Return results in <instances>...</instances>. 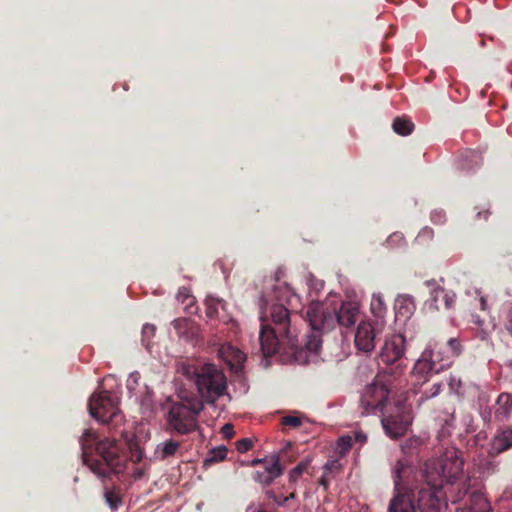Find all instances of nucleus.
Here are the masks:
<instances>
[{
    "instance_id": "1",
    "label": "nucleus",
    "mask_w": 512,
    "mask_h": 512,
    "mask_svg": "<svg viewBox=\"0 0 512 512\" xmlns=\"http://www.w3.org/2000/svg\"><path fill=\"white\" fill-rule=\"evenodd\" d=\"M331 302L312 301L306 309V320L311 327L302 345L298 340L297 315L280 303L271 305L260 317L259 342L265 357L276 353L286 355L298 364H306L311 354L321 348L322 334L336 325L340 326L343 342L348 341L352 332V302L342 301L340 305Z\"/></svg>"
},
{
    "instance_id": "2",
    "label": "nucleus",
    "mask_w": 512,
    "mask_h": 512,
    "mask_svg": "<svg viewBox=\"0 0 512 512\" xmlns=\"http://www.w3.org/2000/svg\"><path fill=\"white\" fill-rule=\"evenodd\" d=\"M464 460L456 449H447L438 459L427 460L415 475V483L408 486L406 478L412 469L406 462L398 460L393 469L395 489L417 492L419 512H445L447 509L443 477L450 481L462 473Z\"/></svg>"
},
{
    "instance_id": "3",
    "label": "nucleus",
    "mask_w": 512,
    "mask_h": 512,
    "mask_svg": "<svg viewBox=\"0 0 512 512\" xmlns=\"http://www.w3.org/2000/svg\"><path fill=\"white\" fill-rule=\"evenodd\" d=\"M83 463L102 481L123 474L128 459L116 439L101 438L93 429H86L79 439Z\"/></svg>"
},
{
    "instance_id": "4",
    "label": "nucleus",
    "mask_w": 512,
    "mask_h": 512,
    "mask_svg": "<svg viewBox=\"0 0 512 512\" xmlns=\"http://www.w3.org/2000/svg\"><path fill=\"white\" fill-rule=\"evenodd\" d=\"M179 372L194 382L203 404H214L227 393L226 376L215 364L182 363Z\"/></svg>"
},
{
    "instance_id": "5",
    "label": "nucleus",
    "mask_w": 512,
    "mask_h": 512,
    "mask_svg": "<svg viewBox=\"0 0 512 512\" xmlns=\"http://www.w3.org/2000/svg\"><path fill=\"white\" fill-rule=\"evenodd\" d=\"M203 408V401L197 396L181 397L180 401L173 402L169 407L166 418L168 428L180 435L198 430V416Z\"/></svg>"
},
{
    "instance_id": "6",
    "label": "nucleus",
    "mask_w": 512,
    "mask_h": 512,
    "mask_svg": "<svg viewBox=\"0 0 512 512\" xmlns=\"http://www.w3.org/2000/svg\"><path fill=\"white\" fill-rule=\"evenodd\" d=\"M90 415L98 422L117 430L123 424V415L118 408V397L109 391L94 393L88 402Z\"/></svg>"
},
{
    "instance_id": "7",
    "label": "nucleus",
    "mask_w": 512,
    "mask_h": 512,
    "mask_svg": "<svg viewBox=\"0 0 512 512\" xmlns=\"http://www.w3.org/2000/svg\"><path fill=\"white\" fill-rule=\"evenodd\" d=\"M451 367V357L441 356L432 342H430L419 359L415 362L412 376L416 379L415 385H423L429 380L431 374H439Z\"/></svg>"
},
{
    "instance_id": "8",
    "label": "nucleus",
    "mask_w": 512,
    "mask_h": 512,
    "mask_svg": "<svg viewBox=\"0 0 512 512\" xmlns=\"http://www.w3.org/2000/svg\"><path fill=\"white\" fill-rule=\"evenodd\" d=\"M389 394L390 389L379 377L365 386L361 392L359 405L362 414L383 413Z\"/></svg>"
},
{
    "instance_id": "9",
    "label": "nucleus",
    "mask_w": 512,
    "mask_h": 512,
    "mask_svg": "<svg viewBox=\"0 0 512 512\" xmlns=\"http://www.w3.org/2000/svg\"><path fill=\"white\" fill-rule=\"evenodd\" d=\"M381 423L385 433L393 438H399L405 434L411 424L410 408L403 401L395 404V412L386 414L381 413Z\"/></svg>"
},
{
    "instance_id": "10",
    "label": "nucleus",
    "mask_w": 512,
    "mask_h": 512,
    "mask_svg": "<svg viewBox=\"0 0 512 512\" xmlns=\"http://www.w3.org/2000/svg\"><path fill=\"white\" fill-rule=\"evenodd\" d=\"M352 447V438L350 436L341 437L338 440L336 453L339 455L338 459L328 460L323 466V473L319 478V484L325 489L329 487L332 479H334L342 470V463L340 458L344 457Z\"/></svg>"
},
{
    "instance_id": "11",
    "label": "nucleus",
    "mask_w": 512,
    "mask_h": 512,
    "mask_svg": "<svg viewBox=\"0 0 512 512\" xmlns=\"http://www.w3.org/2000/svg\"><path fill=\"white\" fill-rule=\"evenodd\" d=\"M405 336L402 334H394L385 340L380 351V361L386 365H392L404 356L405 352Z\"/></svg>"
},
{
    "instance_id": "12",
    "label": "nucleus",
    "mask_w": 512,
    "mask_h": 512,
    "mask_svg": "<svg viewBox=\"0 0 512 512\" xmlns=\"http://www.w3.org/2000/svg\"><path fill=\"white\" fill-rule=\"evenodd\" d=\"M375 328L369 321H362L354 332V346L358 353L370 355L375 349Z\"/></svg>"
},
{
    "instance_id": "13",
    "label": "nucleus",
    "mask_w": 512,
    "mask_h": 512,
    "mask_svg": "<svg viewBox=\"0 0 512 512\" xmlns=\"http://www.w3.org/2000/svg\"><path fill=\"white\" fill-rule=\"evenodd\" d=\"M425 285L430 289V297L436 310L441 308L448 310L454 307L456 294L453 291L446 290L434 279L427 280Z\"/></svg>"
},
{
    "instance_id": "14",
    "label": "nucleus",
    "mask_w": 512,
    "mask_h": 512,
    "mask_svg": "<svg viewBox=\"0 0 512 512\" xmlns=\"http://www.w3.org/2000/svg\"><path fill=\"white\" fill-rule=\"evenodd\" d=\"M463 476V472L456 478L448 480V477H443L444 491L446 492V501L450 500L452 503H457L464 499L468 493L467 481H460Z\"/></svg>"
},
{
    "instance_id": "15",
    "label": "nucleus",
    "mask_w": 512,
    "mask_h": 512,
    "mask_svg": "<svg viewBox=\"0 0 512 512\" xmlns=\"http://www.w3.org/2000/svg\"><path fill=\"white\" fill-rule=\"evenodd\" d=\"M283 473V469L278 458H273L270 463H266L264 471H257L254 474V480L263 484L270 485Z\"/></svg>"
},
{
    "instance_id": "16",
    "label": "nucleus",
    "mask_w": 512,
    "mask_h": 512,
    "mask_svg": "<svg viewBox=\"0 0 512 512\" xmlns=\"http://www.w3.org/2000/svg\"><path fill=\"white\" fill-rule=\"evenodd\" d=\"M219 355L232 369L235 370L239 369L246 359L245 354L231 344L222 345L219 349Z\"/></svg>"
},
{
    "instance_id": "17",
    "label": "nucleus",
    "mask_w": 512,
    "mask_h": 512,
    "mask_svg": "<svg viewBox=\"0 0 512 512\" xmlns=\"http://www.w3.org/2000/svg\"><path fill=\"white\" fill-rule=\"evenodd\" d=\"M396 316L403 320L409 319L416 310L414 297L410 294H400L397 296L394 305Z\"/></svg>"
},
{
    "instance_id": "18",
    "label": "nucleus",
    "mask_w": 512,
    "mask_h": 512,
    "mask_svg": "<svg viewBox=\"0 0 512 512\" xmlns=\"http://www.w3.org/2000/svg\"><path fill=\"white\" fill-rule=\"evenodd\" d=\"M512 414V395L509 393H501L496 400L494 417L499 422H504L510 418Z\"/></svg>"
},
{
    "instance_id": "19",
    "label": "nucleus",
    "mask_w": 512,
    "mask_h": 512,
    "mask_svg": "<svg viewBox=\"0 0 512 512\" xmlns=\"http://www.w3.org/2000/svg\"><path fill=\"white\" fill-rule=\"evenodd\" d=\"M181 443L174 439H167L159 443L155 449L154 457L157 460L164 461L175 457L180 451Z\"/></svg>"
},
{
    "instance_id": "20",
    "label": "nucleus",
    "mask_w": 512,
    "mask_h": 512,
    "mask_svg": "<svg viewBox=\"0 0 512 512\" xmlns=\"http://www.w3.org/2000/svg\"><path fill=\"white\" fill-rule=\"evenodd\" d=\"M389 512H416L414 499L409 494L398 493L391 500Z\"/></svg>"
},
{
    "instance_id": "21",
    "label": "nucleus",
    "mask_w": 512,
    "mask_h": 512,
    "mask_svg": "<svg viewBox=\"0 0 512 512\" xmlns=\"http://www.w3.org/2000/svg\"><path fill=\"white\" fill-rule=\"evenodd\" d=\"M436 350L441 352V356H450L451 357V365L454 360L462 353V345L457 338H450L447 340L445 344L438 343L436 341L432 342Z\"/></svg>"
},
{
    "instance_id": "22",
    "label": "nucleus",
    "mask_w": 512,
    "mask_h": 512,
    "mask_svg": "<svg viewBox=\"0 0 512 512\" xmlns=\"http://www.w3.org/2000/svg\"><path fill=\"white\" fill-rule=\"evenodd\" d=\"M510 448H512V428H507L495 435L491 449L494 453L499 454Z\"/></svg>"
},
{
    "instance_id": "23",
    "label": "nucleus",
    "mask_w": 512,
    "mask_h": 512,
    "mask_svg": "<svg viewBox=\"0 0 512 512\" xmlns=\"http://www.w3.org/2000/svg\"><path fill=\"white\" fill-rule=\"evenodd\" d=\"M481 387L473 382L462 383L460 379L457 382V389L455 390V394L463 399H467L469 401L475 402L476 396H478L481 391Z\"/></svg>"
},
{
    "instance_id": "24",
    "label": "nucleus",
    "mask_w": 512,
    "mask_h": 512,
    "mask_svg": "<svg viewBox=\"0 0 512 512\" xmlns=\"http://www.w3.org/2000/svg\"><path fill=\"white\" fill-rule=\"evenodd\" d=\"M205 306H206V316L209 319H216L219 317V307L225 311L226 310V302L218 297H214L212 295H208L205 298Z\"/></svg>"
},
{
    "instance_id": "25",
    "label": "nucleus",
    "mask_w": 512,
    "mask_h": 512,
    "mask_svg": "<svg viewBox=\"0 0 512 512\" xmlns=\"http://www.w3.org/2000/svg\"><path fill=\"white\" fill-rule=\"evenodd\" d=\"M413 122L406 116H399L393 120L392 129L400 136H408L414 130Z\"/></svg>"
},
{
    "instance_id": "26",
    "label": "nucleus",
    "mask_w": 512,
    "mask_h": 512,
    "mask_svg": "<svg viewBox=\"0 0 512 512\" xmlns=\"http://www.w3.org/2000/svg\"><path fill=\"white\" fill-rule=\"evenodd\" d=\"M177 335L182 338H190L193 335V323L188 318H177L172 322Z\"/></svg>"
},
{
    "instance_id": "27",
    "label": "nucleus",
    "mask_w": 512,
    "mask_h": 512,
    "mask_svg": "<svg viewBox=\"0 0 512 512\" xmlns=\"http://www.w3.org/2000/svg\"><path fill=\"white\" fill-rule=\"evenodd\" d=\"M370 310L375 317L379 319L384 317L387 307L381 294H373L370 303Z\"/></svg>"
},
{
    "instance_id": "28",
    "label": "nucleus",
    "mask_w": 512,
    "mask_h": 512,
    "mask_svg": "<svg viewBox=\"0 0 512 512\" xmlns=\"http://www.w3.org/2000/svg\"><path fill=\"white\" fill-rule=\"evenodd\" d=\"M443 389V383L442 382H436L433 383L430 387L424 389L421 392V395L418 399V403L421 404L427 400H430L436 396H438Z\"/></svg>"
},
{
    "instance_id": "29",
    "label": "nucleus",
    "mask_w": 512,
    "mask_h": 512,
    "mask_svg": "<svg viewBox=\"0 0 512 512\" xmlns=\"http://www.w3.org/2000/svg\"><path fill=\"white\" fill-rule=\"evenodd\" d=\"M227 452H228V450L225 446H219V447L213 448L209 452V456L205 460V464L206 465L213 464V463H217V462L224 460L227 456Z\"/></svg>"
},
{
    "instance_id": "30",
    "label": "nucleus",
    "mask_w": 512,
    "mask_h": 512,
    "mask_svg": "<svg viewBox=\"0 0 512 512\" xmlns=\"http://www.w3.org/2000/svg\"><path fill=\"white\" fill-rule=\"evenodd\" d=\"M104 498L111 509H117L121 504V498L114 488L105 487Z\"/></svg>"
},
{
    "instance_id": "31",
    "label": "nucleus",
    "mask_w": 512,
    "mask_h": 512,
    "mask_svg": "<svg viewBox=\"0 0 512 512\" xmlns=\"http://www.w3.org/2000/svg\"><path fill=\"white\" fill-rule=\"evenodd\" d=\"M156 333V326L153 324L146 323L142 328V343L148 348L150 345L151 339L154 337Z\"/></svg>"
},
{
    "instance_id": "32",
    "label": "nucleus",
    "mask_w": 512,
    "mask_h": 512,
    "mask_svg": "<svg viewBox=\"0 0 512 512\" xmlns=\"http://www.w3.org/2000/svg\"><path fill=\"white\" fill-rule=\"evenodd\" d=\"M471 499L479 504V508L477 510L463 509L459 512H486L488 510V504L482 494L474 492L471 494Z\"/></svg>"
},
{
    "instance_id": "33",
    "label": "nucleus",
    "mask_w": 512,
    "mask_h": 512,
    "mask_svg": "<svg viewBox=\"0 0 512 512\" xmlns=\"http://www.w3.org/2000/svg\"><path fill=\"white\" fill-rule=\"evenodd\" d=\"M309 466V461L300 462L296 467H294L289 473V481L296 482L301 475L307 470Z\"/></svg>"
},
{
    "instance_id": "34",
    "label": "nucleus",
    "mask_w": 512,
    "mask_h": 512,
    "mask_svg": "<svg viewBox=\"0 0 512 512\" xmlns=\"http://www.w3.org/2000/svg\"><path fill=\"white\" fill-rule=\"evenodd\" d=\"M177 300L181 303H186L187 307H190L195 302L194 297L190 294V290L186 287L179 288L177 293Z\"/></svg>"
},
{
    "instance_id": "35",
    "label": "nucleus",
    "mask_w": 512,
    "mask_h": 512,
    "mask_svg": "<svg viewBox=\"0 0 512 512\" xmlns=\"http://www.w3.org/2000/svg\"><path fill=\"white\" fill-rule=\"evenodd\" d=\"M129 450L131 462L140 463L143 460L144 452L137 443H130Z\"/></svg>"
},
{
    "instance_id": "36",
    "label": "nucleus",
    "mask_w": 512,
    "mask_h": 512,
    "mask_svg": "<svg viewBox=\"0 0 512 512\" xmlns=\"http://www.w3.org/2000/svg\"><path fill=\"white\" fill-rule=\"evenodd\" d=\"M482 475L489 476L498 470V464L492 459H485L481 464Z\"/></svg>"
},
{
    "instance_id": "37",
    "label": "nucleus",
    "mask_w": 512,
    "mask_h": 512,
    "mask_svg": "<svg viewBox=\"0 0 512 512\" xmlns=\"http://www.w3.org/2000/svg\"><path fill=\"white\" fill-rule=\"evenodd\" d=\"M306 282L310 289L315 292H319L324 288V281L317 279L312 273H308L306 276Z\"/></svg>"
},
{
    "instance_id": "38",
    "label": "nucleus",
    "mask_w": 512,
    "mask_h": 512,
    "mask_svg": "<svg viewBox=\"0 0 512 512\" xmlns=\"http://www.w3.org/2000/svg\"><path fill=\"white\" fill-rule=\"evenodd\" d=\"M282 424L284 426L298 428L302 424V420L300 417L288 415L282 418Z\"/></svg>"
},
{
    "instance_id": "39",
    "label": "nucleus",
    "mask_w": 512,
    "mask_h": 512,
    "mask_svg": "<svg viewBox=\"0 0 512 512\" xmlns=\"http://www.w3.org/2000/svg\"><path fill=\"white\" fill-rule=\"evenodd\" d=\"M253 447V441L249 438H243L236 442V449L240 453H245Z\"/></svg>"
},
{
    "instance_id": "40",
    "label": "nucleus",
    "mask_w": 512,
    "mask_h": 512,
    "mask_svg": "<svg viewBox=\"0 0 512 512\" xmlns=\"http://www.w3.org/2000/svg\"><path fill=\"white\" fill-rule=\"evenodd\" d=\"M141 379V375L139 372L135 371V372H132L128 379H127V388L128 390L132 391V390H135L139 384V381Z\"/></svg>"
},
{
    "instance_id": "41",
    "label": "nucleus",
    "mask_w": 512,
    "mask_h": 512,
    "mask_svg": "<svg viewBox=\"0 0 512 512\" xmlns=\"http://www.w3.org/2000/svg\"><path fill=\"white\" fill-rule=\"evenodd\" d=\"M266 495L268 499L272 500L277 506H284L286 502H288V498L278 496L273 490H268Z\"/></svg>"
},
{
    "instance_id": "42",
    "label": "nucleus",
    "mask_w": 512,
    "mask_h": 512,
    "mask_svg": "<svg viewBox=\"0 0 512 512\" xmlns=\"http://www.w3.org/2000/svg\"><path fill=\"white\" fill-rule=\"evenodd\" d=\"M431 221L436 225L444 224L446 221V214L443 210H434L431 213Z\"/></svg>"
},
{
    "instance_id": "43",
    "label": "nucleus",
    "mask_w": 512,
    "mask_h": 512,
    "mask_svg": "<svg viewBox=\"0 0 512 512\" xmlns=\"http://www.w3.org/2000/svg\"><path fill=\"white\" fill-rule=\"evenodd\" d=\"M221 434L222 436L225 438V439H231L234 434H235V431H234V427L232 424L230 423H227L225 424L222 428H221Z\"/></svg>"
},
{
    "instance_id": "44",
    "label": "nucleus",
    "mask_w": 512,
    "mask_h": 512,
    "mask_svg": "<svg viewBox=\"0 0 512 512\" xmlns=\"http://www.w3.org/2000/svg\"><path fill=\"white\" fill-rule=\"evenodd\" d=\"M478 403L479 408L481 409L483 406L487 405L489 402V395L481 389L478 396H476V400Z\"/></svg>"
},
{
    "instance_id": "45",
    "label": "nucleus",
    "mask_w": 512,
    "mask_h": 512,
    "mask_svg": "<svg viewBox=\"0 0 512 512\" xmlns=\"http://www.w3.org/2000/svg\"><path fill=\"white\" fill-rule=\"evenodd\" d=\"M504 328L512 336V306L506 313Z\"/></svg>"
},
{
    "instance_id": "46",
    "label": "nucleus",
    "mask_w": 512,
    "mask_h": 512,
    "mask_svg": "<svg viewBox=\"0 0 512 512\" xmlns=\"http://www.w3.org/2000/svg\"><path fill=\"white\" fill-rule=\"evenodd\" d=\"M474 323L477 324L479 326V328H480L479 337L482 340H485L488 337L489 332L482 327L483 326V321L480 320L479 317H477L476 320L474 321Z\"/></svg>"
},
{
    "instance_id": "47",
    "label": "nucleus",
    "mask_w": 512,
    "mask_h": 512,
    "mask_svg": "<svg viewBox=\"0 0 512 512\" xmlns=\"http://www.w3.org/2000/svg\"><path fill=\"white\" fill-rule=\"evenodd\" d=\"M367 441V435L362 431L354 429V442L365 443Z\"/></svg>"
},
{
    "instance_id": "48",
    "label": "nucleus",
    "mask_w": 512,
    "mask_h": 512,
    "mask_svg": "<svg viewBox=\"0 0 512 512\" xmlns=\"http://www.w3.org/2000/svg\"><path fill=\"white\" fill-rule=\"evenodd\" d=\"M482 153L479 150L468 151L463 160L482 158Z\"/></svg>"
},
{
    "instance_id": "49",
    "label": "nucleus",
    "mask_w": 512,
    "mask_h": 512,
    "mask_svg": "<svg viewBox=\"0 0 512 512\" xmlns=\"http://www.w3.org/2000/svg\"><path fill=\"white\" fill-rule=\"evenodd\" d=\"M147 467L144 465L143 467L136 468L133 472V476L135 479H141L146 473Z\"/></svg>"
},
{
    "instance_id": "50",
    "label": "nucleus",
    "mask_w": 512,
    "mask_h": 512,
    "mask_svg": "<svg viewBox=\"0 0 512 512\" xmlns=\"http://www.w3.org/2000/svg\"><path fill=\"white\" fill-rule=\"evenodd\" d=\"M402 372V368L400 364H398L395 368H390L389 370L385 371L386 374H389L390 376H393L396 378L397 375H399Z\"/></svg>"
},
{
    "instance_id": "51",
    "label": "nucleus",
    "mask_w": 512,
    "mask_h": 512,
    "mask_svg": "<svg viewBox=\"0 0 512 512\" xmlns=\"http://www.w3.org/2000/svg\"><path fill=\"white\" fill-rule=\"evenodd\" d=\"M262 463H264L266 465V463H268V462L266 461V459H254V460L251 461L250 465L251 466H257V465L262 464Z\"/></svg>"
},
{
    "instance_id": "52",
    "label": "nucleus",
    "mask_w": 512,
    "mask_h": 512,
    "mask_svg": "<svg viewBox=\"0 0 512 512\" xmlns=\"http://www.w3.org/2000/svg\"><path fill=\"white\" fill-rule=\"evenodd\" d=\"M457 382H458V380H456L455 378H451L450 381H449V387L454 392L457 389Z\"/></svg>"
},
{
    "instance_id": "53",
    "label": "nucleus",
    "mask_w": 512,
    "mask_h": 512,
    "mask_svg": "<svg viewBox=\"0 0 512 512\" xmlns=\"http://www.w3.org/2000/svg\"><path fill=\"white\" fill-rule=\"evenodd\" d=\"M488 215H489V211H488V210H486V211H484V212H478V213H477V217H478V218H480L481 216H483L485 220H487Z\"/></svg>"
},
{
    "instance_id": "54",
    "label": "nucleus",
    "mask_w": 512,
    "mask_h": 512,
    "mask_svg": "<svg viewBox=\"0 0 512 512\" xmlns=\"http://www.w3.org/2000/svg\"><path fill=\"white\" fill-rule=\"evenodd\" d=\"M480 305L482 310L486 309V300L483 297L480 298Z\"/></svg>"
},
{
    "instance_id": "55",
    "label": "nucleus",
    "mask_w": 512,
    "mask_h": 512,
    "mask_svg": "<svg viewBox=\"0 0 512 512\" xmlns=\"http://www.w3.org/2000/svg\"><path fill=\"white\" fill-rule=\"evenodd\" d=\"M295 497H296V493L295 492H292L288 496H286V498H288V501L291 500V499H294Z\"/></svg>"
},
{
    "instance_id": "56",
    "label": "nucleus",
    "mask_w": 512,
    "mask_h": 512,
    "mask_svg": "<svg viewBox=\"0 0 512 512\" xmlns=\"http://www.w3.org/2000/svg\"><path fill=\"white\" fill-rule=\"evenodd\" d=\"M356 310H357V308H356V306L354 305V308H353L354 314L356 313Z\"/></svg>"
}]
</instances>
